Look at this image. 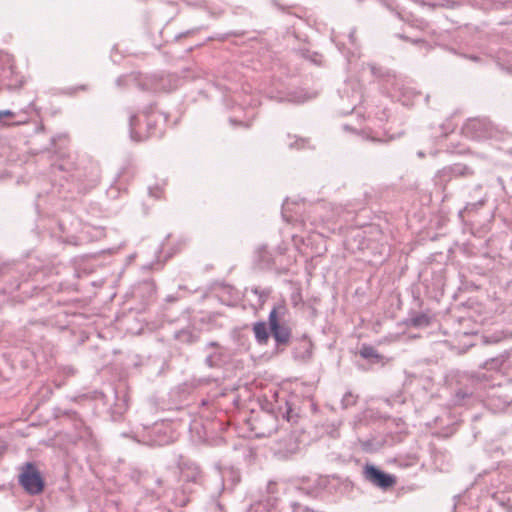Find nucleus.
<instances>
[{
    "instance_id": "1",
    "label": "nucleus",
    "mask_w": 512,
    "mask_h": 512,
    "mask_svg": "<svg viewBox=\"0 0 512 512\" xmlns=\"http://www.w3.org/2000/svg\"><path fill=\"white\" fill-rule=\"evenodd\" d=\"M19 483L26 492L32 495L40 494L44 489V480L32 463H26L19 475Z\"/></svg>"
},
{
    "instance_id": "2",
    "label": "nucleus",
    "mask_w": 512,
    "mask_h": 512,
    "mask_svg": "<svg viewBox=\"0 0 512 512\" xmlns=\"http://www.w3.org/2000/svg\"><path fill=\"white\" fill-rule=\"evenodd\" d=\"M364 476L372 484L382 489L391 488L396 484V478L393 475L386 474L373 465L365 466Z\"/></svg>"
},
{
    "instance_id": "3",
    "label": "nucleus",
    "mask_w": 512,
    "mask_h": 512,
    "mask_svg": "<svg viewBox=\"0 0 512 512\" xmlns=\"http://www.w3.org/2000/svg\"><path fill=\"white\" fill-rule=\"evenodd\" d=\"M269 325L272 335L278 343H287L289 341L291 330L287 325L278 322L277 310L275 308L269 314Z\"/></svg>"
},
{
    "instance_id": "4",
    "label": "nucleus",
    "mask_w": 512,
    "mask_h": 512,
    "mask_svg": "<svg viewBox=\"0 0 512 512\" xmlns=\"http://www.w3.org/2000/svg\"><path fill=\"white\" fill-rule=\"evenodd\" d=\"M253 331H254L256 339L260 343H266L267 342V340L269 338V334H268V331H267L266 324L264 322H257V323H255L254 326H253Z\"/></svg>"
},
{
    "instance_id": "5",
    "label": "nucleus",
    "mask_w": 512,
    "mask_h": 512,
    "mask_svg": "<svg viewBox=\"0 0 512 512\" xmlns=\"http://www.w3.org/2000/svg\"><path fill=\"white\" fill-rule=\"evenodd\" d=\"M360 355L361 357L368 359V358H379V355L377 351L369 345H363L360 349Z\"/></svg>"
},
{
    "instance_id": "6",
    "label": "nucleus",
    "mask_w": 512,
    "mask_h": 512,
    "mask_svg": "<svg viewBox=\"0 0 512 512\" xmlns=\"http://www.w3.org/2000/svg\"><path fill=\"white\" fill-rule=\"evenodd\" d=\"M14 112L10 110H2L0 111V129L9 126L10 124L5 122L4 118H12L14 117Z\"/></svg>"
},
{
    "instance_id": "7",
    "label": "nucleus",
    "mask_w": 512,
    "mask_h": 512,
    "mask_svg": "<svg viewBox=\"0 0 512 512\" xmlns=\"http://www.w3.org/2000/svg\"><path fill=\"white\" fill-rule=\"evenodd\" d=\"M412 323L414 326L428 325L429 318L424 314L418 315L412 319Z\"/></svg>"
},
{
    "instance_id": "8",
    "label": "nucleus",
    "mask_w": 512,
    "mask_h": 512,
    "mask_svg": "<svg viewBox=\"0 0 512 512\" xmlns=\"http://www.w3.org/2000/svg\"><path fill=\"white\" fill-rule=\"evenodd\" d=\"M499 363L500 362L498 360H491L490 362H486L485 366L486 367H490V368H494V367H498Z\"/></svg>"
}]
</instances>
